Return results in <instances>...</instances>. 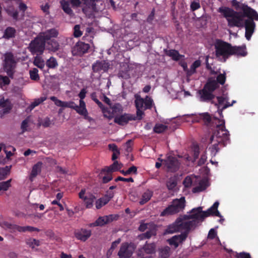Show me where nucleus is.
<instances>
[{
	"instance_id": "23",
	"label": "nucleus",
	"mask_w": 258,
	"mask_h": 258,
	"mask_svg": "<svg viewBox=\"0 0 258 258\" xmlns=\"http://www.w3.org/2000/svg\"><path fill=\"white\" fill-rule=\"evenodd\" d=\"M42 162H38L35 164L32 167L30 175L29 176V180L32 182L37 175L41 172Z\"/></svg>"
},
{
	"instance_id": "60",
	"label": "nucleus",
	"mask_w": 258,
	"mask_h": 258,
	"mask_svg": "<svg viewBox=\"0 0 258 258\" xmlns=\"http://www.w3.org/2000/svg\"><path fill=\"white\" fill-rule=\"evenodd\" d=\"M133 142L132 140H128L126 143V151L127 152H131L132 150V146L133 145Z\"/></svg>"
},
{
	"instance_id": "53",
	"label": "nucleus",
	"mask_w": 258,
	"mask_h": 258,
	"mask_svg": "<svg viewBox=\"0 0 258 258\" xmlns=\"http://www.w3.org/2000/svg\"><path fill=\"white\" fill-rule=\"evenodd\" d=\"M74 110L78 113L79 114L84 116L86 114H88L87 110L86 108H82L79 107L78 105H76L75 106Z\"/></svg>"
},
{
	"instance_id": "20",
	"label": "nucleus",
	"mask_w": 258,
	"mask_h": 258,
	"mask_svg": "<svg viewBox=\"0 0 258 258\" xmlns=\"http://www.w3.org/2000/svg\"><path fill=\"white\" fill-rule=\"evenodd\" d=\"M181 223H184L183 219L180 218H177L172 225L168 226L167 229V232L169 233H172L178 231L180 229L184 230L182 224H180Z\"/></svg>"
},
{
	"instance_id": "16",
	"label": "nucleus",
	"mask_w": 258,
	"mask_h": 258,
	"mask_svg": "<svg viewBox=\"0 0 258 258\" xmlns=\"http://www.w3.org/2000/svg\"><path fill=\"white\" fill-rule=\"evenodd\" d=\"M133 252V248L127 243H123L121 244L118 255L120 258L130 257Z\"/></svg>"
},
{
	"instance_id": "6",
	"label": "nucleus",
	"mask_w": 258,
	"mask_h": 258,
	"mask_svg": "<svg viewBox=\"0 0 258 258\" xmlns=\"http://www.w3.org/2000/svg\"><path fill=\"white\" fill-rule=\"evenodd\" d=\"M221 123L217 125L216 130L214 131L210 139V143L214 141L222 143L223 146H226L229 142V134L225 126V121H220Z\"/></svg>"
},
{
	"instance_id": "35",
	"label": "nucleus",
	"mask_w": 258,
	"mask_h": 258,
	"mask_svg": "<svg viewBox=\"0 0 258 258\" xmlns=\"http://www.w3.org/2000/svg\"><path fill=\"white\" fill-rule=\"evenodd\" d=\"M98 106L102 109L103 113L104 116L108 119L112 118V115L111 113L108 112V115L107 114V108L105 107L103 104L98 99L95 98L93 99Z\"/></svg>"
},
{
	"instance_id": "10",
	"label": "nucleus",
	"mask_w": 258,
	"mask_h": 258,
	"mask_svg": "<svg viewBox=\"0 0 258 258\" xmlns=\"http://www.w3.org/2000/svg\"><path fill=\"white\" fill-rule=\"evenodd\" d=\"M158 160L162 162L163 165L168 172H175L179 169L180 163L175 157L169 155L164 159L158 158Z\"/></svg>"
},
{
	"instance_id": "3",
	"label": "nucleus",
	"mask_w": 258,
	"mask_h": 258,
	"mask_svg": "<svg viewBox=\"0 0 258 258\" xmlns=\"http://www.w3.org/2000/svg\"><path fill=\"white\" fill-rule=\"evenodd\" d=\"M100 0H60V5L63 12L70 17H73L75 14L72 8L75 9L82 7V12L87 14L89 12H96V3Z\"/></svg>"
},
{
	"instance_id": "32",
	"label": "nucleus",
	"mask_w": 258,
	"mask_h": 258,
	"mask_svg": "<svg viewBox=\"0 0 258 258\" xmlns=\"http://www.w3.org/2000/svg\"><path fill=\"white\" fill-rule=\"evenodd\" d=\"M110 107L112 110V112H111L107 108V114L108 115V112L111 113L112 118L113 117L114 114H119L121 113L122 111V107L119 103H115L112 106L111 105Z\"/></svg>"
},
{
	"instance_id": "54",
	"label": "nucleus",
	"mask_w": 258,
	"mask_h": 258,
	"mask_svg": "<svg viewBox=\"0 0 258 258\" xmlns=\"http://www.w3.org/2000/svg\"><path fill=\"white\" fill-rule=\"evenodd\" d=\"M206 188V187L203 183H200V184L198 186L193 188L192 192L194 193L199 192L204 190Z\"/></svg>"
},
{
	"instance_id": "57",
	"label": "nucleus",
	"mask_w": 258,
	"mask_h": 258,
	"mask_svg": "<svg viewBox=\"0 0 258 258\" xmlns=\"http://www.w3.org/2000/svg\"><path fill=\"white\" fill-rule=\"evenodd\" d=\"M201 7L199 2L193 1L190 4V10L191 11H195Z\"/></svg>"
},
{
	"instance_id": "5",
	"label": "nucleus",
	"mask_w": 258,
	"mask_h": 258,
	"mask_svg": "<svg viewBox=\"0 0 258 258\" xmlns=\"http://www.w3.org/2000/svg\"><path fill=\"white\" fill-rule=\"evenodd\" d=\"M215 55L218 60L226 62L231 56V44L221 39H216L214 43Z\"/></svg>"
},
{
	"instance_id": "38",
	"label": "nucleus",
	"mask_w": 258,
	"mask_h": 258,
	"mask_svg": "<svg viewBox=\"0 0 258 258\" xmlns=\"http://www.w3.org/2000/svg\"><path fill=\"white\" fill-rule=\"evenodd\" d=\"M166 184L168 190H173L177 185V180L176 177H170L166 181Z\"/></svg>"
},
{
	"instance_id": "49",
	"label": "nucleus",
	"mask_w": 258,
	"mask_h": 258,
	"mask_svg": "<svg viewBox=\"0 0 258 258\" xmlns=\"http://www.w3.org/2000/svg\"><path fill=\"white\" fill-rule=\"evenodd\" d=\"M12 179H10L6 181L0 182V191L1 190H7L11 186V182Z\"/></svg>"
},
{
	"instance_id": "14",
	"label": "nucleus",
	"mask_w": 258,
	"mask_h": 258,
	"mask_svg": "<svg viewBox=\"0 0 258 258\" xmlns=\"http://www.w3.org/2000/svg\"><path fill=\"white\" fill-rule=\"evenodd\" d=\"M156 245L154 243H148L146 242L145 245L139 248L138 251V256H142L146 254H153L155 252Z\"/></svg>"
},
{
	"instance_id": "34",
	"label": "nucleus",
	"mask_w": 258,
	"mask_h": 258,
	"mask_svg": "<svg viewBox=\"0 0 258 258\" xmlns=\"http://www.w3.org/2000/svg\"><path fill=\"white\" fill-rule=\"evenodd\" d=\"M107 219L105 216L99 217L95 222L90 223L89 226L90 227L96 226H102L107 224Z\"/></svg>"
},
{
	"instance_id": "26",
	"label": "nucleus",
	"mask_w": 258,
	"mask_h": 258,
	"mask_svg": "<svg viewBox=\"0 0 258 258\" xmlns=\"http://www.w3.org/2000/svg\"><path fill=\"white\" fill-rule=\"evenodd\" d=\"M0 107L4 108L3 112L7 113L9 112L12 108V105L9 99H5L4 98L0 100Z\"/></svg>"
},
{
	"instance_id": "9",
	"label": "nucleus",
	"mask_w": 258,
	"mask_h": 258,
	"mask_svg": "<svg viewBox=\"0 0 258 258\" xmlns=\"http://www.w3.org/2000/svg\"><path fill=\"white\" fill-rule=\"evenodd\" d=\"M46 42L41 36L38 35L29 44V49L33 54L41 55L45 49Z\"/></svg>"
},
{
	"instance_id": "42",
	"label": "nucleus",
	"mask_w": 258,
	"mask_h": 258,
	"mask_svg": "<svg viewBox=\"0 0 258 258\" xmlns=\"http://www.w3.org/2000/svg\"><path fill=\"white\" fill-rule=\"evenodd\" d=\"M167 128V126L163 124H156L153 128V131L157 134H161L165 131Z\"/></svg>"
},
{
	"instance_id": "36",
	"label": "nucleus",
	"mask_w": 258,
	"mask_h": 258,
	"mask_svg": "<svg viewBox=\"0 0 258 258\" xmlns=\"http://www.w3.org/2000/svg\"><path fill=\"white\" fill-rule=\"evenodd\" d=\"M171 248L168 246H164L159 249V258H168L170 256Z\"/></svg>"
},
{
	"instance_id": "37",
	"label": "nucleus",
	"mask_w": 258,
	"mask_h": 258,
	"mask_svg": "<svg viewBox=\"0 0 258 258\" xmlns=\"http://www.w3.org/2000/svg\"><path fill=\"white\" fill-rule=\"evenodd\" d=\"M33 64L42 70H43L46 64L44 60L39 56H36L34 57Z\"/></svg>"
},
{
	"instance_id": "41",
	"label": "nucleus",
	"mask_w": 258,
	"mask_h": 258,
	"mask_svg": "<svg viewBox=\"0 0 258 258\" xmlns=\"http://www.w3.org/2000/svg\"><path fill=\"white\" fill-rule=\"evenodd\" d=\"M120 172L124 176H127L132 173L134 174H137V167L134 165L130 167L126 171H124L123 170H120Z\"/></svg>"
},
{
	"instance_id": "7",
	"label": "nucleus",
	"mask_w": 258,
	"mask_h": 258,
	"mask_svg": "<svg viewBox=\"0 0 258 258\" xmlns=\"http://www.w3.org/2000/svg\"><path fill=\"white\" fill-rule=\"evenodd\" d=\"M185 206V199L184 197L173 200L171 204L166 208L160 214V216L164 217L174 215L182 211Z\"/></svg>"
},
{
	"instance_id": "40",
	"label": "nucleus",
	"mask_w": 258,
	"mask_h": 258,
	"mask_svg": "<svg viewBox=\"0 0 258 258\" xmlns=\"http://www.w3.org/2000/svg\"><path fill=\"white\" fill-rule=\"evenodd\" d=\"M46 67L49 69H54L58 66L56 59L53 57H50L45 63Z\"/></svg>"
},
{
	"instance_id": "2",
	"label": "nucleus",
	"mask_w": 258,
	"mask_h": 258,
	"mask_svg": "<svg viewBox=\"0 0 258 258\" xmlns=\"http://www.w3.org/2000/svg\"><path fill=\"white\" fill-rule=\"evenodd\" d=\"M135 104L137 109L136 115L129 113H124L115 116L114 122L120 125L126 124L129 121L141 120L144 115V111L151 109L154 105L153 100L149 96H146L145 98H142L140 95L135 96Z\"/></svg>"
},
{
	"instance_id": "62",
	"label": "nucleus",
	"mask_w": 258,
	"mask_h": 258,
	"mask_svg": "<svg viewBox=\"0 0 258 258\" xmlns=\"http://www.w3.org/2000/svg\"><path fill=\"white\" fill-rule=\"evenodd\" d=\"M155 9H153L152 11H151L150 15L148 16L147 19V22L150 24H151L152 23V21H153L154 19V16H155Z\"/></svg>"
},
{
	"instance_id": "25",
	"label": "nucleus",
	"mask_w": 258,
	"mask_h": 258,
	"mask_svg": "<svg viewBox=\"0 0 258 258\" xmlns=\"http://www.w3.org/2000/svg\"><path fill=\"white\" fill-rule=\"evenodd\" d=\"M13 229L17 230L20 232H25L26 231L33 232V231H40V229L30 226H20L17 225H14L12 227Z\"/></svg>"
},
{
	"instance_id": "28",
	"label": "nucleus",
	"mask_w": 258,
	"mask_h": 258,
	"mask_svg": "<svg viewBox=\"0 0 258 258\" xmlns=\"http://www.w3.org/2000/svg\"><path fill=\"white\" fill-rule=\"evenodd\" d=\"M47 49L51 51L55 52L59 48V44L58 42L54 39L47 41L46 42Z\"/></svg>"
},
{
	"instance_id": "12",
	"label": "nucleus",
	"mask_w": 258,
	"mask_h": 258,
	"mask_svg": "<svg viewBox=\"0 0 258 258\" xmlns=\"http://www.w3.org/2000/svg\"><path fill=\"white\" fill-rule=\"evenodd\" d=\"M90 48L89 44L85 43L82 41L78 42L72 48L73 55L81 56L86 53Z\"/></svg>"
},
{
	"instance_id": "15",
	"label": "nucleus",
	"mask_w": 258,
	"mask_h": 258,
	"mask_svg": "<svg viewBox=\"0 0 258 258\" xmlns=\"http://www.w3.org/2000/svg\"><path fill=\"white\" fill-rule=\"evenodd\" d=\"M92 234V231L90 229L81 228L76 230L74 232L75 237L82 241H86L90 237Z\"/></svg>"
},
{
	"instance_id": "30",
	"label": "nucleus",
	"mask_w": 258,
	"mask_h": 258,
	"mask_svg": "<svg viewBox=\"0 0 258 258\" xmlns=\"http://www.w3.org/2000/svg\"><path fill=\"white\" fill-rule=\"evenodd\" d=\"M213 145L210 147L209 150L210 151L211 154L213 156H215L217 153L220 150V147H223L222 143H218V142L214 141Z\"/></svg>"
},
{
	"instance_id": "43",
	"label": "nucleus",
	"mask_w": 258,
	"mask_h": 258,
	"mask_svg": "<svg viewBox=\"0 0 258 258\" xmlns=\"http://www.w3.org/2000/svg\"><path fill=\"white\" fill-rule=\"evenodd\" d=\"M27 244L32 248L40 245V242L39 240L34 238H29L26 241Z\"/></svg>"
},
{
	"instance_id": "19",
	"label": "nucleus",
	"mask_w": 258,
	"mask_h": 258,
	"mask_svg": "<svg viewBox=\"0 0 258 258\" xmlns=\"http://www.w3.org/2000/svg\"><path fill=\"white\" fill-rule=\"evenodd\" d=\"M122 164L121 163H119L117 161H115L114 162L109 166H105L101 171V174L105 173H112L117 171H119L122 168Z\"/></svg>"
},
{
	"instance_id": "48",
	"label": "nucleus",
	"mask_w": 258,
	"mask_h": 258,
	"mask_svg": "<svg viewBox=\"0 0 258 258\" xmlns=\"http://www.w3.org/2000/svg\"><path fill=\"white\" fill-rule=\"evenodd\" d=\"M236 103L235 100H233L231 104H230L229 102L226 101V103L225 104V105L222 107V108H220V106L218 105L217 103H215V105L217 106L218 108V112L220 116L222 114V111L225 109L227 108L228 107L231 106L233 105L234 103Z\"/></svg>"
},
{
	"instance_id": "17",
	"label": "nucleus",
	"mask_w": 258,
	"mask_h": 258,
	"mask_svg": "<svg viewBox=\"0 0 258 258\" xmlns=\"http://www.w3.org/2000/svg\"><path fill=\"white\" fill-rule=\"evenodd\" d=\"M39 35L41 36L44 41L46 42L47 41L52 40V38H56L58 35V31L55 28H51L40 33Z\"/></svg>"
},
{
	"instance_id": "31",
	"label": "nucleus",
	"mask_w": 258,
	"mask_h": 258,
	"mask_svg": "<svg viewBox=\"0 0 258 258\" xmlns=\"http://www.w3.org/2000/svg\"><path fill=\"white\" fill-rule=\"evenodd\" d=\"M153 196V192L150 190H146L142 196L139 203L141 205H143L147 203Z\"/></svg>"
},
{
	"instance_id": "55",
	"label": "nucleus",
	"mask_w": 258,
	"mask_h": 258,
	"mask_svg": "<svg viewBox=\"0 0 258 258\" xmlns=\"http://www.w3.org/2000/svg\"><path fill=\"white\" fill-rule=\"evenodd\" d=\"M101 175L104 174L105 175L102 177V182L104 183H106L112 179L111 173H105L101 174Z\"/></svg>"
},
{
	"instance_id": "50",
	"label": "nucleus",
	"mask_w": 258,
	"mask_h": 258,
	"mask_svg": "<svg viewBox=\"0 0 258 258\" xmlns=\"http://www.w3.org/2000/svg\"><path fill=\"white\" fill-rule=\"evenodd\" d=\"M10 82V80L8 77L0 75V87L9 85Z\"/></svg>"
},
{
	"instance_id": "22",
	"label": "nucleus",
	"mask_w": 258,
	"mask_h": 258,
	"mask_svg": "<svg viewBox=\"0 0 258 258\" xmlns=\"http://www.w3.org/2000/svg\"><path fill=\"white\" fill-rule=\"evenodd\" d=\"M199 94L200 95V100L201 101L207 102L212 100L215 97V95L206 90L203 88V89L199 91Z\"/></svg>"
},
{
	"instance_id": "13",
	"label": "nucleus",
	"mask_w": 258,
	"mask_h": 258,
	"mask_svg": "<svg viewBox=\"0 0 258 258\" xmlns=\"http://www.w3.org/2000/svg\"><path fill=\"white\" fill-rule=\"evenodd\" d=\"M85 193L86 189L85 188L82 189L79 193V198L84 201L87 208H91L93 206V203L96 199V197L92 194H89L85 196Z\"/></svg>"
},
{
	"instance_id": "51",
	"label": "nucleus",
	"mask_w": 258,
	"mask_h": 258,
	"mask_svg": "<svg viewBox=\"0 0 258 258\" xmlns=\"http://www.w3.org/2000/svg\"><path fill=\"white\" fill-rule=\"evenodd\" d=\"M7 13L9 16L12 17L13 19L17 20L18 19L19 13L17 10L13 8L7 10Z\"/></svg>"
},
{
	"instance_id": "21",
	"label": "nucleus",
	"mask_w": 258,
	"mask_h": 258,
	"mask_svg": "<svg viewBox=\"0 0 258 258\" xmlns=\"http://www.w3.org/2000/svg\"><path fill=\"white\" fill-rule=\"evenodd\" d=\"M247 52L246 51L245 45L242 46H232L231 45V55H236L237 56H245Z\"/></svg>"
},
{
	"instance_id": "64",
	"label": "nucleus",
	"mask_w": 258,
	"mask_h": 258,
	"mask_svg": "<svg viewBox=\"0 0 258 258\" xmlns=\"http://www.w3.org/2000/svg\"><path fill=\"white\" fill-rule=\"evenodd\" d=\"M51 124V121L49 117H45L41 123V125L44 127H49Z\"/></svg>"
},
{
	"instance_id": "61",
	"label": "nucleus",
	"mask_w": 258,
	"mask_h": 258,
	"mask_svg": "<svg viewBox=\"0 0 258 258\" xmlns=\"http://www.w3.org/2000/svg\"><path fill=\"white\" fill-rule=\"evenodd\" d=\"M236 257L237 258H251L250 254L249 253H246L244 252L237 253Z\"/></svg>"
},
{
	"instance_id": "59",
	"label": "nucleus",
	"mask_w": 258,
	"mask_h": 258,
	"mask_svg": "<svg viewBox=\"0 0 258 258\" xmlns=\"http://www.w3.org/2000/svg\"><path fill=\"white\" fill-rule=\"evenodd\" d=\"M206 153L204 152L201 156L200 160L198 161V165L201 166L204 164L207 161Z\"/></svg>"
},
{
	"instance_id": "33",
	"label": "nucleus",
	"mask_w": 258,
	"mask_h": 258,
	"mask_svg": "<svg viewBox=\"0 0 258 258\" xmlns=\"http://www.w3.org/2000/svg\"><path fill=\"white\" fill-rule=\"evenodd\" d=\"M16 33V31L14 28L8 27L5 30L3 37L7 39L14 38L15 36Z\"/></svg>"
},
{
	"instance_id": "4",
	"label": "nucleus",
	"mask_w": 258,
	"mask_h": 258,
	"mask_svg": "<svg viewBox=\"0 0 258 258\" xmlns=\"http://www.w3.org/2000/svg\"><path fill=\"white\" fill-rule=\"evenodd\" d=\"M202 207H199L192 209L188 215H184L183 220H191L184 221V223H181L184 229L191 230L195 229L197 226L201 225V223L204 221L206 217H208L207 211H203Z\"/></svg>"
},
{
	"instance_id": "8",
	"label": "nucleus",
	"mask_w": 258,
	"mask_h": 258,
	"mask_svg": "<svg viewBox=\"0 0 258 258\" xmlns=\"http://www.w3.org/2000/svg\"><path fill=\"white\" fill-rule=\"evenodd\" d=\"M3 68L9 78L13 79L16 62L12 52H7L4 55Z\"/></svg>"
},
{
	"instance_id": "39",
	"label": "nucleus",
	"mask_w": 258,
	"mask_h": 258,
	"mask_svg": "<svg viewBox=\"0 0 258 258\" xmlns=\"http://www.w3.org/2000/svg\"><path fill=\"white\" fill-rule=\"evenodd\" d=\"M201 64L200 60L195 61L190 67L189 70H187V75L191 76L196 72V69Z\"/></svg>"
},
{
	"instance_id": "56",
	"label": "nucleus",
	"mask_w": 258,
	"mask_h": 258,
	"mask_svg": "<svg viewBox=\"0 0 258 258\" xmlns=\"http://www.w3.org/2000/svg\"><path fill=\"white\" fill-rule=\"evenodd\" d=\"M74 36L75 37H79L82 35V32L80 30V26L79 25H76L74 28Z\"/></svg>"
},
{
	"instance_id": "1",
	"label": "nucleus",
	"mask_w": 258,
	"mask_h": 258,
	"mask_svg": "<svg viewBox=\"0 0 258 258\" xmlns=\"http://www.w3.org/2000/svg\"><path fill=\"white\" fill-rule=\"evenodd\" d=\"M240 8L242 12L235 11L228 7H221L218 12L226 18L230 27H244L245 37L249 40L255 27L254 20L258 21V14L248 6L242 5Z\"/></svg>"
},
{
	"instance_id": "11",
	"label": "nucleus",
	"mask_w": 258,
	"mask_h": 258,
	"mask_svg": "<svg viewBox=\"0 0 258 258\" xmlns=\"http://www.w3.org/2000/svg\"><path fill=\"white\" fill-rule=\"evenodd\" d=\"M185 231L180 234L173 236L167 240V242L171 246H174L175 248L178 247L179 244H182L186 239L190 230L184 229Z\"/></svg>"
},
{
	"instance_id": "63",
	"label": "nucleus",
	"mask_w": 258,
	"mask_h": 258,
	"mask_svg": "<svg viewBox=\"0 0 258 258\" xmlns=\"http://www.w3.org/2000/svg\"><path fill=\"white\" fill-rule=\"evenodd\" d=\"M194 158L196 160L199 158L200 154V149L198 146H196L194 148Z\"/></svg>"
},
{
	"instance_id": "46",
	"label": "nucleus",
	"mask_w": 258,
	"mask_h": 258,
	"mask_svg": "<svg viewBox=\"0 0 258 258\" xmlns=\"http://www.w3.org/2000/svg\"><path fill=\"white\" fill-rule=\"evenodd\" d=\"M38 72V70L36 68H33L30 70L29 74L31 80L34 81H38L39 80V76Z\"/></svg>"
},
{
	"instance_id": "44",
	"label": "nucleus",
	"mask_w": 258,
	"mask_h": 258,
	"mask_svg": "<svg viewBox=\"0 0 258 258\" xmlns=\"http://www.w3.org/2000/svg\"><path fill=\"white\" fill-rule=\"evenodd\" d=\"M199 117L201 119H202L206 124L210 123L211 121V116L208 112L200 114Z\"/></svg>"
},
{
	"instance_id": "29",
	"label": "nucleus",
	"mask_w": 258,
	"mask_h": 258,
	"mask_svg": "<svg viewBox=\"0 0 258 258\" xmlns=\"http://www.w3.org/2000/svg\"><path fill=\"white\" fill-rule=\"evenodd\" d=\"M219 87L217 82L215 80L209 81L204 86V88L213 93Z\"/></svg>"
},
{
	"instance_id": "58",
	"label": "nucleus",
	"mask_w": 258,
	"mask_h": 258,
	"mask_svg": "<svg viewBox=\"0 0 258 258\" xmlns=\"http://www.w3.org/2000/svg\"><path fill=\"white\" fill-rule=\"evenodd\" d=\"M118 181L133 182L134 181V180L132 177H130V178H124V177H122L121 176H118L115 179V181L117 182Z\"/></svg>"
},
{
	"instance_id": "45",
	"label": "nucleus",
	"mask_w": 258,
	"mask_h": 258,
	"mask_svg": "<svg viewBox=\"0 0 258 258\" xmlns=\"http://www.w3.org/2000/svg\"><path fill=\"white\" fill-rule=\"evenodd\" d=\"M11 167L6 166L4 168H0V180L5 179L9 173Z\"/></svg>"
},
{
	"instance_id": "24",
	"label": "nucleus",
	"mask_w": 258,
	"mask_h": 258,
	"mask_svg": "<svg viewBox=\"0 0 258 258\" xmlns=\"http://www.w3.org/2000/svg\"><path fill=\"white\" fill-rule=\"evenodd\" d=\"M219 205V202L216 201L210 208L207 210V215H208V217L211 215H214L218 217H222L221 215L218 210Z\"/></svg>"
},
{
	"instance_id": "52",
	"label": "nucleus",
	"mask_w": 258,
	"mask_h": 258,
	"mask_svg": "<svg viewBox=\"0 0 258 258\" xmlns=\"http://www.w3.org/2000/svg\"><path fill=\"white\" fill-rule=\"evenodd\" d=\"M226 81V74L224 73L223 74H220L216 78V82L220 84L221 85H224Z\"/></svg>"
},
{
	"instance_id": "47",
	"label": "nucleus",
	"mask_w": 258,
	"mask_h": 258,
	"mask_svg": "<svg viewBox=\"0 0 258 258\" xmlns=\"http://www.w3.org/2000/svg\"><path fill=\"white\" fill-rule=\"evenodd\" d=\"M46 97H41L39 98L36 99L34 100L33 102H32L30 105V109H33L36 106L39 105L40 104L44 102L46 100Z\"/></svg>"
},
{
	"instance_id": "18",
	"label": "nucleus",
	"mask_w": 258,
	"mask_h": 258,
	"mask_svg": "<svg viewBox=\"0 0 258 258\" xmlns=\"http://www.w3.org/2000/svg\"><path fill=\"white\" fill-rule=\"evenodd\" d=\"M109 68V63L104 60H97L92 65V70L94 73H98L101 71L104 72H107Z\"/></svg>"
},
{
	"instance_id": "27",
	"label": "nucleus",
	"mask_w": 258,
	"mask_h": 258,
	"mask_svg": "<svg viewBox=\"0 0 258 258\" xmlns=\"http://www.w3.org/2000/svg\"><path fill=\"white\" fill-rule=\"evenodd\" d=\"M164 51L166 55L171 57L173 60L175 61L180 60L183 56V55H180L177 50L175 49H165Z\"/></svg>"
}]
</instances>
